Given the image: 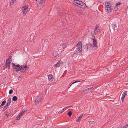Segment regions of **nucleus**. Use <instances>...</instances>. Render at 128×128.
<instances>
[{
  "instance_id": "f03ea898",
  "label": "nucleus",
  "mask_w": 128,
  "mask_h": 128,
  "mask_svg": "<svg viewBox=\"0 0 128 128\" xmlns=\"http://www.w3.org/2000/svg\"><path fill=\"white\" fill-rule=\"evenodd\" d=\"M73 3L74 5L82 8H84L86 6V4L83 2L78 0H74L73 2Z\"/></svg>"
},
{
  "instance_id": "6e6552de",
  "label": "nucleus",
  "mask_w": 128,
  "mask_h": 128,
  "mask_svg": "<svg viewBox=\"0 0 128 128\" xmlns=\"http://www.w3.org/2000/svg\"><path fill=\"white\" fill-rule=\"evenodd\" d=\"M12 60L11 59H7L6 61V67L8 68V69L10 68V64L11 63Z\"/></svg>"
},
{
  "instance_id": "4be33fe9",
  "label": "nucleus",
  "mask_w": 128,
  "mask_h": 128,
  "mask_svg": "<svg viewBox=\"0 0 128 128\" xmlns=\"http://www.w3.org/2000/svg\"><path fill=\"white\" fill-rule=\"evenodd\" d=\"M66 107L65 108H64V109H62L61 111H60L58 113L59 114H61L66 109Z\"/></svg>"
},
{
  "instance_id": "72a5a7b5",
  "label": "nucleus",
  "mask_w": 128,
  "mask_h": 128,
  "mask_svg": "<svg viewBox=\"0 0 128 128\" xmlns=\"http://www.w3.org/2000/svg\"><path fill=\"white\" fill-rule=\"evenodd\" d=\"M128 127V124L124 126L123 128H126Z\"/></svg>"
},
{
  "instance_id": "7ed1b4c3",
  "label": "nucleus",
  "mask_w": 128,
  "mask_h": 128,
  "mask_svg": "<svg viewBox=\"0 0 128 128\" xmlns=\"http://www.w3.org/2000/svg\"><path fill=\"white\" fill-rule=\"evenodd\" d=\"M41 44L43 46L42 49L44 51L47 50L49 46V42L47 40H42L41 42Z\"/></svg>"
},
{
  "instance_id": "a211bd4d",
  "label": "nucleus",
  "mask_w": 128,
  "mask_h": 128,
  "mask_svg": "<svg viewBox=\"0 0 128 128\" xmlns=\"http://www.w3.org/2000/svg\"><path fill=\"white\" fill-rule=\"evenodd\" d=\"M46 0H40L39 2V4L40 5L42 6L43 3Z\"/></svg>"
},
{
  "instance_id": "a19ab883",
  "label": "nucleus",
  "mask_w": 128,
  "mask_h": 128,
  "mask_svg": "<svg viewBox=\"0 0 128 128\" xmlns=\"http://www.w3.org/2000/svg\"><path fill=\"white\" fill-rule=\"evenodd\" d=\"M64 22H62V24L64 26Z\"/></svg>"
},
{
  "instance_id": "c85d7f7f",
  "label": "nucleus",
  "mask_w": 128,
  "mask_h": 128,
  "mask_svg": "<svg viewBox=\"0 0 128 128\" xmlns=\"http://www.w3.org/2000/svg\"><path fill=\"white\" fill-rule=\"evenodd\" d=\"M15 2L14 1L12 0L10 2V4L11 5H12Z\"/></svg>"
},
{
  "instance_id": "b1692460",
  "label": "nucleus",
  "mask_w": 128,
  "mask_h": 128,
  "mask_svg": "<svg viewBox=\"0 0 128 128\" xmlns=\"http://www.w3.org/2000/svg\"><path fill=\"white\" fill-rule=\"evenodd\" d=\"M8 106H7V105L4 107V108L2 110V111L3 112L4 111L8 108Z\"/></svg>"
},
{
  "instance_id": "4c0bfd02",
  "label": "nucleus",
  "mask_w": 128,
  "mask_h": 128,
  "mask_svg": "<svg viewBox=\"0 0 128 128\" xmlns=\"http://www.w3.org/2000/svg\"><path fill=\"white\" fill-rule=\"evenodd\" d=\"M107 4L106 5H108V4H110V2H106V4Z\"/></svg>"
},
{
  "instance_id": "cd10ccee",
  "label": "nucleus",
  "mask_w": 128,
  "mask_h": 128,
  "mask_svg": "<svg viewBox=\"0 0 128 128\" xmlns=\"http://www.w3.org/2000/svg\"><path fill=\"white\" fill-rule=\"evenodd\" d=\"M93 87H91V88H88L86 89L85 90V91H86L88 90H90L93 88Z\"/></svg>"
},
{
  "instance_id": "473e14b6",
  "label": "nucleus",
  "mask_w": 128,
  "mask_h": 128,
  "mask_svg": "<svg viewBox=\"0 0 128 128\" xmlns=\"http://www.w3.org/2000/svg\"><path fill=\"white\" fill-rule=\"evenodd\" d=\"M81 81H76L75 82H73L72 84V85H72V84H74L75 83H77V82H80Z\"/></svg>"
},
{
  "instance_id": "393cba45",
  "label": "nucleus",
  "mask_w": 128,
  "mask_h": 128,
  "mask_svg": "<svg viewBox=\"0 0 128 128\" xmlns=\"http://www.w3.org/2000/svg\"><path fill=\"white\" fill-rule=\"evenodd\" d=\"M6 103V100H5L4 101H3L2 104L0 105V107L4 106Z\"/></svg>"
},
{
  "instance_id": "dca6fc26",
  "label": "nucleus",
  "mask_w": 128,
  "mask_h": 128,
  "mask_svg": "<svg viewBox=\"0 0 128 128\" xmlns=\"http://www.w3.org/2000/svg\"><path fill=\"white\" fill-rule=\"evenodd\" d=\"M82 118V116H81L79 117L76 120V121L78 122L80 121L81 120Z\"/></svg>"
},
{
  "instance_id": "f704fd0d",
  "label": "nucleus",
  "mask_w": 128,
  "mask_h": 128,
  "mask_svg": "<svg viewBox=\"0 0 128 128\" xmlns=\"http://www.w3.org/2000/svg\"><path fill=\"white\" fill-rule=\"evenodd\" d=\"M75 54H74V53L72 55V58H73L74 57H75ZM72 59V58L71 59Z\"/></svg>"
},
{
  "instance_id": "a878e982",
  "label": "nucleus",
  "mask_w": 128,
  "mask_h": 128,
  "mask_svg": "<svg viewBox=\"0 0 128 128\" xmlns=\"http://www.w3.org/2000/svg\"><path fill=\"white\" fill-rule=\"evenodd\" d=\"M21 115H20V114L16 118V120H20V116H21Z\"/></svg>"
},
{
  "instance_id": "79ce46f5",
  "label": "nucleus",
  "mask_w": 128,
  "mask_h": 128,
  "mask_svg": "<svg viewBox=\"0 0 128 128\" xmlns=\"http://www.w3.org/2000/svg\"><path fill=\"white\" fill-rule=\"evenodd\" d=\"M12 0L13 1H14V2H16V0Z\"/></svg>"
},
{
  "instance_id": "f257e3e1",
  "label": "nucleus",
  "mask_w": 128,
  "mask_h": 128,
  "mask_svg": "<svg viewBox=\"0 0 128 128\" xmlns=\"http://www.w3.org/2000/svg\"><path fill=\"white\" fill-rule=\"evenodd\" d=\"M98 47V45L97 42V40L95 38L93 40V44H90L87 46V48L89 50H95V48Z\"/></svg>"
},
{
  "instance_id": "0eeeda50",
  "label": "nucleus",
  "mask_w": 128,
  "mask_h": 128,
  "mask_svg": "<svg viewBox=\"0 0 128 128\" xmlns=\"http://www.w3.org/2000/svg\"><path fill=\"white\" fill-rule=\"evenodd\" d=\"M107 4H105V10L106 12L108 13L111 12L112 11V10L111 8V6L109 5H106Z\"/></svg>"
},
{
  "instance_id": "c9c22d12",
  "label": "nucleus",
  "mask_w": 128,
  "mask_h": 128,
  "mask_svg": "<svg viewBox=\"0 0 128 128\" xmlns=\"http://www.w3.org/2000/svg\"><path fill=\"white\" fill-rule=\"evenodd\" d=\"M121 4L120 2L118 3L116 5V6L117 7H118V5H120Z\"/></svg>"
},
{
  "instance_id": "bb28decb",
  "label": "nucleus",
  "mask_w": 128,
  "mask_h": 128,
  "mask_svg": "<svg viewBox=\"0 0 128 128\" xmlns=\"http://www.w3.org/2000/svg\"><path fill=\"white\" fill-rule=\"evenodd\" d=\"M68 114L70 117L72 115V112L71 111L69 112L68 113Z\"/></svg>"
},
{
  "instance_id": "2f4dec72",
  "label": "nucleus",
  "mask_w": 128,
  "mask_h": 128,
  "mask_svg": "<svg viewBox=\"0 0 128 128\" xmlns=\"http://www.w3.org/2000/svg\"><path fill=\"white\" fill-rule=\"evenodd\" d=\"M25 112H26V110H24L20 114V115L22 116V115L24 114Z\"/></svg>"
},
{
  "instance_id": "58836bf2",
  "label": "nucleus",
  "mask_w": 128,
  "mask_h": 128,
  "mask_svg": "<svg viewBox=\"0 0 128 128\" xmlns=\"http://www.w3.org/2000/svg\"><path fill=\"white\" fill-rule=\"evenodd\" d=\"M6 116L8 117L9 115V114H6Z\"/></svg>"
},
{
  "instance_id": "412c9836",
  "label": "nucleus",
  "mask_w": 128,
  "mask_h": 128,
  "mask_svg": "<svg viewBox=\"0 0 128 128\" xmlns=\"http://www.w3.org/2000/svg\"><path fill=\"white\" fill-rule=\"evenodd\" d=\"M11 100L10 98L8 100V102L6 104L7 106H9L11 104Z\"/></svg>"
},
{
  "instance_id": "e433bc0d",
  "label": "nucleus",
  "mask_w": 128,
  "mask_h": 128,
  "mask_svg": "<svg viewBox=\"0 0 128 128\" xmlns=\"http://www.w3.org/2000/svg\"><path fill=\"white\" fill-rule=\"evenodd\" d=\"M74 54H78V51H76L75 52H74Z\"/></svg>"
},
{
  "instance_id": "7c9ffc66",
  "label": "nucleus",
  "mask_w": 128,
  "mask_h": 128,
  "mask_svg": "<svg viewBox=\"0 0 128 128\" xmlns=\"http://www.w3.org/2000/svg\"><path fill=\"white\" fill-rule=\"evenodd\" d=\"M118 10V8L116 7H115L114 9V12H116Z\"/></svg>"
},
{
  "instance_id": "aec40b11",
  "label": "nucleus",
  "mask_w": 128,
  "mask_h": 128,
  "mask_svg": "<svg viewBox=\"0 0 128 128\" xmlns=\"http://www.w3.org/2000/svg\"><path fill=\"white\" fill-rule=\"evenodd\" d=\"M112 27L115 30H117L118 29V27H117V26H116V25H113Z\"/></svg>"
},
{
  "instance_id": "39448f33",
  "label": "nucleus",
  "mask_w": 128,
  "mask_h": 128,
  "mask_svg": "<svg viewBox=\"0 0 128 128\" xmlns=\"http://www.w3.org/2000/svg\"><path fill=\"white\" fill-rule=\"evenodd\" d=\"M12 68L15 70L16 72H18L21 69V66L19 65H16L14 64H12Z\"/></svg>"
},
{
  "instance_id": "9b49d317",
  "label": "nucleus",
  "mask_w": 128,
  "mask_h": 128,
  "mask_svg": "<svg viewBox=\"0 0 128 128\" xmlns=\"http://www.w3.org/2000/svg\"><path fill=\"white\" fill-rule=\"evenodd\" d=\"M49 81L50 82L53 81L54 79L53 76L52 75L50 74L48 76Z\"/></svg>"
},
{
  "instance_id": "20e7f679",
  "label": "nucleus",
  "mask_w": 128,
  "mask_h": 128,
  "mask_svg": "<svg viewBox=\"0 0 128 128\" xmlns=\"http://www.w3.org/2000/svg\"><path fill=\"white\" fill-rule=\"evenodd\" d=\"M77 50L80 53L82 54V44L81 42H79L77 45Z\"/></svg>"
},
{
  "instance_id": "c756f323",
  "label": "nucleus",
  "mask_w": 128,
  "mask_h": 128,
  "mask_svg": "<svg viewBox=\"0 0 128 128\" xmlns=\"http://www.w3.org/2000/svg\"><path fill=\"white\" fill-rule=\"evenodd\" d=\"M13 90H10L9 92V94H11L13 93Z\"/></svg>"
},
{
  "instance_id": "c03bdc74",
  "label": "nucleus",
  "mask_w": 128,
  "mask_h": 128,
  "mask_svg": "<svg viewBox=\"0 0 128 128\" xmlns=\"http://www.w3.org/2000/svg\"><path fill=\"white\" fill-rule=\"evenodd\" d=\"M74 108H76V107H74Z\"/></svg>"
},
{
  "instance_id": "f8f14e48",
  "label": "nucleus",
  "mask_w": 128,
  "mask_h": 128,
  "mask_svg": "<svg viewBox=\"0 0 128 128\" xmlns=\"http://www.w3.org/2000/svg\"><path fill=\"white\" fill-rule=\"evenodd\" d=\"M40 100L41 97L40 96L38 97V98L36 100V104H38V103L40 102Z\"/></svg>"
},
{
  "instance_id": "9d476101",
  "label": "nucleus",
  "mask_w": 128,
  "mask_h": 128,
  "mask_svg": "<svg viewBox=\"0 0 128 128\" xmlns=\"http://www.w3.org/2000/svg\"><path fill=\"white\" fill-rule=\"evenodd\" d=\"M127 91H125L122 94V96L121 98V100L122 102H124V98L127 95Z\"/></svg>"
},
{
  "instance_id": "ddd939ff",
  "label": "nucleus",
  "mask_w": 128,
  "mask_h": 128,
  "mask_svg": "<svg viewBox=\"0 0 128 128\" xmlns=\"http://www.w3.org/2000/svg\"><path fill=\"white\" fill-rule=\"evenodd\" d=\"M100 31V30L98 27L95 28L94 30V34H98V32Z\"/></svg>"
},
{
  "instance_id": "f3484780",
  "label": "nucleus",
  "mask_w": 128,
  "mask_h": 128,
  "mask_svg": "<svg viewBox=\"0 0 128 128\" xmlns=\"http://www.w3.org/2000/svg\"><path fill=\"white\" fill-rule=\"evenodd\" d=\"M57 46L58 48V49H60V50H62L64 48H62V47L61 46H62V45H60V44H58V45H57Z\"/></svg>"
},
{
  "instance_id": "5701e85b",
  "label": "nucleus",
  "mask_w": 128,
  "mask_h": 128,
  "mask_svg": "<svg viewBox=\"0 0 128 128\" xmlns=\"http://www.w3.org/2000/svg\"><path fill=\"white\" fill-rule=\"evenodd\" d=\"M12 100L14 101H17V97L16 96H14L12 98Z\"/></svg>"
},
{
  "instance_id": "1a4fd4ad",
  "label": "nucleus",
  "mask_w": 128,
  "mask_h": 128,
  "mask_svg": "<svg viewBox=\"0 0 128 128\" xmlns=\"http://www.w3.org/2000/svg\"><path fill=\"white\" fill-rule=\"evenodd\" d=\"M28 68L27 66H21L20 70L22 72H24L26 71L28 69Z\"/></svg>"
},
{
  "instance_id": "2eb2a0df",
  "label": "nucleus",
  "mask_w": 128,
  "mask_h": 128,
  "mask_svg": "<svg viewBox=\"0 0 128 128\" xmlns=\"http://www.w3.org/2000/svg\"><path fill=\"white\" fill-rule=\"evenodd\" d=\"M58 54V52L56 51H55L53 53V56L54 57H56V56Z\"/></svg>"
},
{
  "instance_id": "6ab92c4d",
  "label": "nucleus",
  "mask_w": 128,
  "mask_h": 128,
  "mask_svg": "<svg viewBox=\"0 0 128 128\" xmlns=\"http://www.w3.org/2000/svg\"><path fill=\"white\" fill-rule=\"evenodd\" d=\"M67 44H66L65 43H63L62 45V46H61L62 47V48H66L67 46Z\"/></svg>"
},
{
  "instance_id": "4468645a",
  "label": "nucleus",
  "mask_w": 128,
  "mask_h": 128,
  "mask_svg": "<svg viewBox=\"0 0 128 128\" xmlns=\"http://www.w3.org/2000/svg\"><path fill=\"white\" fill-rule=\"evenodd\" d=\"M61 64L60 63V61L58 62L57 64H55L54 65V66L55 68H56L57 67H58L60 66Z\"/></svg>"
},
{
  "instance_id": "423d86ee",
  "label": "nucleus",
  "mask_w": 128,
  "mask_h": 128,
  "mask_svg": "<svg viewBox=\"0 0 128 128\" xmlns=\"http://www.w3.org/2000/svg\"><path fill=\"white\" fill-rule=\"evenodd\" d=\"M28 6H23L22 8V10L24 15H26L28 11Z\"/></svg>"
},
{
  "instance_id": "ea45409f",
  "label": "nucleus",
  "mask_w": 128,
  "mask_h": 128,
  "mask_svg": "<svg viewBox=\"0 0 128 128\" xmlns=\"http://www.w3.org/2000/svg\"><path fill=\"white\" fill-rule=\"evenodd\" d=\"M72 107V106H68L67 107H66V108H71Z\"/></svg>"
},
{
  "instance_id": "a18cd8bd",
  "label": "nucleus",
  "mask_w": 128,
  "mask_h": 128,
  "mask_svg": "<svg viewBox=\"0 0 128 128\" xmlns=\"http://www.w3.org/2000/svg\"><path fill=\"white\" fill-rule=\"evenodd\" d=\"M35 34H36V32H35Z\"/></svg>"
},
{
  "instance_id": "37998d69",
  "label": "nucleus",
  "mask_w": 128,
  "mask_h": 128,
  "mask_svg": "<svg viewBox=\"0 0 128 128\" xmlns=\"http://www.w3.org/2000/svg\"><path fill=\"white\" fill-rule=\"evenodd\" d=\"M36 1L38 0H35Z\"/></svg>"
}]
</instances>
